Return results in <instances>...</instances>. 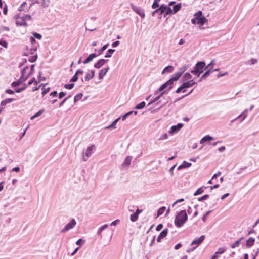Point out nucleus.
<instances>
[{"label":"nucleus","mask_w":259,"mask_h":259,"mask_svg":"<svg viewBox=\"0 0 259 259\" xmlns=\"http://www.w3.org/2000/svg\"><path fill=\"white\" fill-rule=\"evenodd\" d=\"M187 219L186 212L185 210H182L176 215L175 219V224L177 227H181L186 222Z\"/></svg>","instance_id":"f257e3e1"},{"label":"nucleus","mask_w":259,"mask_h":259,"mask_svg":"<svg viewBox=\"0 0 259 259\" xmlns=\"http://www.w3.org/2000/svg\"><path fill=\"white\" fill-rule=\"evenodd\" d=\"M182 72H178L175 74L174 76L168 80L166 83L160 87L158 91H161L166 88H168V90H170L172 88V85L174 81L178 80L181 76L182 75Z\"/></svg>","instance_id":"f03ea898"},{"label":"nucleus","mask_w":259,"mask_h":259,"mask_svg":"<svg viewBox=\"0 0 259 259\" xmlns=\"http://www.w3.org/2000/svg\"><path fill=\"white\" fill-rule=\"evenodd\" d=\"M207 19L205 17L202 16V11H199L194 15V18H193L191 20V22L193 24L196 23L203 25L207 22Z\"/></svg>","instance_id":"7ed1b4c3"},{"label":"nucleus","mask_w":259,"mask_h":259,"mask_svg":"<svg viewBox=\"0 0 259 259\" xmlns=\"http://www.w3.org/2000/svg\"><path fill=\"white\" fill-rule=\"evenodd\" d=\"M29 68L28 67L26 66L22 70V75L21 78L18 79V80L13 82L12 83V87H16L19 85L21 84L23 82L27 80L28 77H29V74H25L26 73V71H29Z\"/></svg>","instance_id":"20e7f679"},{"label":"nucleus","mask_w":259,"mask_h":259,"mask_svg":"<svg viewBox=\"0 0 259 259\" xmlns=\"http://www.w3.org/2000/svg\"><path fill=\"white\" fill-rule=\"evenodd\" d=\"M204 239L205 236L202 235L199 238L194 240L191 243V245H196V246L193 248V250L195 249L199 245H200L204 241Z\"/></svg>","instance_id":"39448f33"},{"label":"nucleus","mask_w":259,"mask_h":259,"mask_svg":"<svg viewBox=\"0 0 259 259\" xmlns=\"http://www.w3.org/2000/svg\"><path fill=\"white\" fill-rule=\"evenodd\" d=\"M205 63L204 62H199L196 64L195 67L198 72V77L203 72L204 69L205 68Z\"/></svg>","instance_id":"423d86ee"},{"label":"nucleus","mask_w":259,"mask_h":259,"mask_svg":"<svg viewBox=\"0 0 259 259\" xmlns=\"http://www.w3.org/2000/svg\"><path fill=\"white\" fill-rule=\"evenodd\" d=\"M76 222L74 219H72L70 222L68 223L64 228L62 230L61 232L64 233L68 230L73 228L74 226L76 225Z\"/></svg>","instance_id":"0eeeda50"},{"label":"nucleus","mask_w":259,"mask_h":259,"mask_svg":"<svg viewBox=\"0 0 259 259\" xmlns=\"http://www.w3.org/2000/svg\"><path fill=\"white\" fill-rule=\"evenodd\" d=\"M183 126V124L182 123H179L177 125L172 126L170 130L169 131V134H174L175 133L179 131Z\"/></svg>","instance_id":"6e6552de"},{"label":"nucleus","mask_w":259,"mask_h":259,"mask_svg":"<svg viewBox=\"0 0 259 259\" xmlns=\"http://www.w3.org/2000/svg\"><path fill=\"white\" fill-rule=\"evenodd\" d=\"M16 24L17 25L20 26H27V24L26 22V21L24 18V17H19L16 19Z\"/></svg>","instance_id":"1a4fd4ad"},{"label":"nucleus","mask_w":259,"mask_h":259,"mask_svg":"<svg viewBox=\"0 0 259 259\" xmlns=\"http://www.w3.org/2000/svg\"><path fill=\"white\" fill-rule=\"evenodd\" d=\"M168 233V229H165L163 230L159 235L157 238V241L160 242L162 239L165 238Z\"/></svg>","instance_id":"9d476101"},{"label":"nucleus","mask_w":259,"mask_h":259,"mask_svg":"<svg viewBox=\"0 0 259 259\" xmlns=\"http://www.w3.org/2000/svg\"><path fill=\"white\" fill-rule=\"evenodd\" d=\"M134 11L138 14L139 16H140L142 18L145 17V13L141 8L139 7H135L133 8Z\"/></svg>","instance_id":"9b49d317"},{"label":"nucleus","mask_w":259,"mask_h":259,"mask_svg":"<svg viewBox=\"0 0 259 259\" xmlns=\"http://www.w3.org/2000/svg\"><path fill=\"white\" fill-rule=\"evenodd\" d=\"M212 62H211L209 64H208L206 67H205V69H208V70L205 72V73L201 76V78L200 80H202L203 78H205V77H207L209 75L210 72H211V68H210V66L212 65Z\"/></svg>","instance_id":"f8f14e48"},{"label":"nucleus","mask_w":259,"mask_h":259,"mask_svg":"<svg viewBox=\"0 0 259 259\" xmlns=\"http://www.w3.org/2000/svg\"><path fill=\"white\" fill-rule=\"evenodd\" d=\"M95 146L94 145H92L91 146L87 148V149L86 150L85 155L87 157L90 156L93 152V150L95 149Z\"/></svg>","instance_id":"ddd939ff"},{"label":"nucleus","mask_w":259,"mask_h":259,"mask_svg":"<svg viewBox=\"0 0 259 259\" xmlns=\"http://www.w3.org/2000/svg\"><path fill=\"white\" fill-rule=\"evenodd\" d=\"M95 75V71L92 70L90 72L87 73L85 77V81H89L94 78Z\"/></svg>","instance_id":"4468645a"},{"label":"nucleus","mask_w":259,"mask_h":259,"mask_svg":"<svg viewBox=\"0 0 259 259\" xmlns=\"http://www.w3.org/2000/svg\"><path fill=\"white\" fill-rule=\"evenodd\" d=\"M195 84V82L193 81V80H190L186 82H184L183 83L182 85L184 89L186 88H190Z\"/></svg>","instance_id":"2eb2a0df"},{"label":"nucleus","mask_w":259,"mask_h":259,"mask_svg":"<svg viewBox=\"0 0 259 259\" xmlns=\"http://www.w3.org/2000/svg\"><path fill=\"white\" fill-rule=\"evenodd\" d=\"M106 62L105 59H100L95 65L94 67L97 68H101Z\"/></svg>","instance_id":"dca6fc26"},{"label":"nucleus","mask_w":259,"mask_h":259,"mask_svg":"<svg viewBox=\"0 0 259 259\" xmlns=\"http://www.w3.org/2000/svg\"><path fill=\"white\" fill-rule=\"evenodd\" d=\"M96 57V54L95 53H93L90 54L89 56L87 58V59L84 61L83 63L87 64L91 61L95 57Z\"/></svg>","instance_id":"f3484780"},{"label":"nucleus","mask_w":259,"mask_h":259,"mask_svg":"<svg viewBox=\"0 0 259 259\" xmlns=\"http://www.w3.org/2000/svg\"><path fill=\"white\" fill-rule=\"evenodd\" d=\"M108 68L102 69L99 72V78L102 79L103 77L106 75V73L108 70Z\"/></svg>","instance_id":"a211bd4d"},{"label":"nucleus","mask_w":259,"mask_h":259,"mask_svg":"<svg viewBox=\"0 0 259 259\" xmlns=\"http://www.w3.org/2000/svg\"><path fill=\"white\" fill-rule=\"evenodd\" d=\"M213 140V138L209 135H206L200 141V143H203L204 142L210 141Z\"/></svg>","instance_id":"6ab92c4d"},{"label":"nucleus","mask_w":259,"mask_h":259,"mask_svg":"<svg viewBox=\"0 0 259 259\" xmlns=\"http://www.w3.org/2000/svg\"><path fill=\"white\" fill-rule=\"evenodd\" d=\"M174 70L173 66H168L166 67L163 70L162 73H164L165 72H172Z\"/></svg>","instance_id":"aec40b11"},{"label":"nucleus","mask_w":259,"mask_h":259,"mask_svg":"<svg viewBox=\"0 0 259 259\" xmlns=\"http://www.w3.org/2000/svg\"><path fill=\"white\" fill-rule=\"evenodd\" d=\"M131 160H132V157H131V156L127 157L125 158V159L123 163V165L128 166L131 164Z\"/></svg>","instance_id":"412c9836"},{"label":"nucleus","mask_w":259,"mask_h":259,"mask_svg":"<svg viewBox=\"0 0 259 259\" xmlns=\"http://www.w3.org/2000/svg\"><path fill=\"white\" fill-rule=\"evenodd\" d=\"M166 9H167V6L165 5H162L158 8V10H159L160 15L166 11Z\"/></svg>","instance_id":"4be33fe9"},{"label":"nucleus","mask_w":259,"mask_h":259,"mask_svg":"<svg viewBox=\"0 0 259 259\" xmlns=\"http://www.w3.org/2000/svg\"><path fill=\"white\" fill-rule=\"evenodd\" d=\"M254 243V239L252 238H249L246 242V245L249 247L252 246Z\"/></svg>","instance_id":"5701e85b"},{"label":"nucleus","mask_w":259,"mask_h":259,"mask_svg":"<svg viewBox=\"0 0 259 259\" xmlns=\"http://www.w3.org/2000/svg\"><path fill=\"white\" fill-rule=\"evenodd\" d=\"M181 8V4H178L177 5H175L173 7V11L174 13H177L178 11H179Z\"/></svg>","instance_id":"b1692460"},{"label":"nucleus","mask_w":259,"mask_h":259,"mask_svg":"<svg viewBox=\"0 0 259 259\" xmlns=\"http://www.w3.org/2000/svg\"><path fill=\"white\" fill-rule=\"evenodd\" d=\"M145 106V103L144 101L141 102V103L138 104L136 106V109H141L143 108Z\"/></svg>","instance_id":"393cba45"},{"label":"nucleus","mask_w":259,"mask_h":259,"mask_svg":"<svg viewBox=\"0 0 259 259\" xmlns=\"http://www.w3.org/2000/svg\"><path fill=\"white\" fill-rule=\"evenodd\" d=\"M138 218V215H137V213L132 214L130 216V219L132 222H135L137 220Z\"/></svg>","instance_id":"a878e982"},{"label":"nucleus","mask_w":259,"mask_h":259,"mask_svg":"<svg viewBox=\"0 0 259 259\" xmlns=\"http://www.w3.org/2000/svg\"><path fill=\"white\" fill-rule=\"evenodd\" d=\"M165 209H166V208L164 206H163V207L160 208L157 211V217H159V216L162 215L164 213V211L165 210Z\"/></svg>","instance_id":"bb28decb"},{"label":"nucleus","mask_w":259,"mask_h":259,"mask_svg":"<svg viewBox=\"0 0 259 259\" xmlns=\"http://www.w3.org/2000/svg\"><path fill=\"white\" fill-rule=\"evenodd\" d=\"M41 89H42V94L44 96L45 94H46L47 93H48V92L50 90V87H46V85H44Z\"/></svg>","instance_id":"cd10ccee"},{"label":"nucleus","mask_w":259,"mask_h":259,"mask_svg":"<svg viewBox=\"0 0 259 259\" xmlns=\"http://www.w3.org/2000/svg\"><path fill=\"white\" fill-rule=\"evenodd\" d=\"M44 112V110L38 111L34 116L31 117V119L32 120L36 117L40 116Z\"/></svg>","instance_id":"c85d7f7f"},{"label":"nucleus","mask_w":259,"mask_h":259,"mask_svg":"<svg viewBox=\"0 0 259 259\" xmlns=\"http://www.w3.org/2000/svg\"><path fill=\"white\" fill-rule=\"evenodd\" d=\"M220 175H221V172H220L213 175L212 179L208 182V184H212L213 183V181L215 179H216L217 177L218 176H220Z\"/></svg>","instance_id":"c756f323"},{"label":"nucleus","mask_w":259,"mask_h":259,"mask_svg":"<svg viewBox=\"0 0 259 259\" xmlns=\"http://www.w3.org/2000/svg\"><path fill=\"white\" fill-rule=\"evenodd\" d=\"M115 50L110 49L108 50L107 53H106L105 57L106 58L110 57L111 56V54L114 52Z\"/></svg>","instance_id":"7c9ffc66"},{"label":"nucleus","mask_w":259,"mask_h":259,"mask_svg":"<svg viewBox=\"0 0 259 259\" xmlns=\"http://www.w3.org/2000/svg\"><path fill=\"white\" fill-rule=\"evenodd\" d=\"M82 97V93H79L75 95L74 97V102H76L81 99Z\"/></svg>","instance_id":"2f4dec72"},{"label":"nucleus","mask_w":259,"mask_h":259,"mask_svg":"<svg viewBox=\"0 0 259 259\" xmlns=\"http://www.w3.org/2000/svg\"><path fill=\"white\" fill-rule=\"evenodd\" d=\"M203 191H204V190H203V188H199V189H198L196 190V191L194 193V195L197 196V195H200V194H202L203 192Z\"/></svg>","instance_id":"473e14b6"},{"label":"nucleus","mask_w":259,"mask_h":259,"mask_svg":"<svg viewBox=\"0 0 259 259\" xmlns=\"http://www.w3.org/2000/svg\"><path fill=\"white\" fill-rule=\"evenodd\" d=\"M33 83H34V85H37V84H38V82L35 80L34 78L29 81L28 85H30L32 84Z\"/></svg>","instance_id":"72a5a7b5"},{"label":"nucleus","mask_w":259,"mask_h":259,"mask_svg":"<svg viewBox=\"0 0 259 259\" xmlns=\"http://www.w3.org/2000/svg\"><path fill=\"white\" fill-rule=\"evenodd\" d=\"M160 0H154V2L152 5V8L153 9H156L158 7L159 4L158 3V2Z\"/></svg>","instance_id":"f704fd0d"},{"label":"nucleus","mask_w":259,"mask_h":259,"mask_svg":"<svg viewBox=\"0 0 259 259\" xmlns=\"http://www.w3.org/2000/svg\"><path fill=\"white\" fill-rule=\"evenodd\" d=\"M0 45L5 48H7L8 47V43L5 40L2 39L0 40Z\"/></svg>","instance_id":"c9c22d12"},{"label":"nucleus","mask_w":259,"mask_h":259,"mask_svg":"<svg viewBox=\"0 0 259 259\" xmlns=\"http://www.w3.org/2000/svg\"><path fill=\"white\" fill-rule=\"evenodd\" d=\"M182 91H183V93H184L186 91V89H184L183 88V87L182 85L181 86L179 87L177 89V90L176 91V92L177 93H180Z\"/></svg>","instance_id":"e433bc0d"},{"label":"nucleus","mask_w":259,"mask_h":259,"mask_svg":"<svg viewBox=\"0 0 259 259\" xmlns=\"http://www.w3.org/2000/svg\"><path fill=\"white\" fill-rule=\"evenodd\" d=\"M168 137V134L167 133H165L160 136L159 140H165V139H167Z\"/></svg>","instance_id":"4c0bfd02"},{"label":"nucleus","mask_w":259,"mask_h":259,"mask_svg":"<svg viewBox=\"0 0 259 259\" xmlns=\"http://www.w3.org/2000/svg\"><path fill=\"white\" fill-rule=\"evenodd\" d=\"M192 76L189 73H186L184 75V78L185 80H189L191 79Z\"/></svg>","instance_id":"58836bf2"},{"label":"nucleus","mask_w":259,"mask_h":259,"mask_svg":"<svg viewBox=\"0 0 259 259\" xmlns=\"http://www.w3.org/2000/svg\"><path fill=\"white\" fill-rule=\"evenodd\" d=\"M240 240L236 241L234 244L231 245L232 248H235L236 247H237L239 245Z\"/></svg>","instance_id":"ea45409f"},{"label":"nucleus","mask_w":259,"mask_h":259,"mask_svg":"<svg viewBox=\"0 0 259 259\" xmlns=\"http://www.w3.org/2000/svg\"><path fill=\"white\" fill-rule=\"evenodd\" d=\"M119 118L116 119V120H115L113 123H112L111 125H110V126H108L107 128H110V127H114L115 126V125L116 124L117 122L118 121V120H119Z\"/></svg>","instance_id":"a19ab883"},{"label":"nucleus","mask_w":259,"mask_h":259,"mask_svg":"<svg viewBox=\"0 0 259 259\" xmlns=\"http://www.w3.org/2000/svg\"><path fill=\"white\" fill-rule=\"evenodd\" d=\"M37 56L36 55H35V56H33L32 57H31L29 59V60L30 62H35L36 59H37Z\"/></svg>","instance_id":"79ce46f5"},{"label":"nucleus","mask_w":259,"mask_h":259,"mask_svg":"<svg viewBox=\"0 0 259 259\" xmlns=\"http://www.w3.org/2000/svg\"><path fill=\"white\" fill-rule=\"evenodd\" d=\"M78 79V75H77L76 73L75 75L73 76V77L70 80L72 82H75Z\"/></svg>","instance_id":"37998d69"},{"label":"nucleus","mask_w":259,"mask_h":259,"mask_svg":"<svg viewBox=\"0 0 259 259\" xmlns=\"http://www.w3.org/2000/svg\"><path fill=\"white\" fill-rule=\"evenodd\" d=\"M257 62V60L255 59H251L249 61H248L249 64L251 65H253Z\"/></svg>","instance_id":"c03bdc74"},{"label":"nucleus","mask_w":259,"mask_h":259,"mask_svg":"<svg viewBox=\"0 0 259 259\" xmlns=\"http://www.w3.org/2000/svg\"><path fill=\"white\" fill-rule=\"evenodd\" d=\"M172 10H171V9L169 7H167V9H166V11H165V14L166 15L170 14L172 13Z\"/></svg>","instance_id":"a18cd8bd"},{"label":"nucleus","mask_w":259,"mask_h":259,"mask_svg":"<svg viewBox=\"0 0 259 259\" xmlns=\"http://www.w3.org/2000/svg\"><path fill=\"white\" fill-rule=\"evenodd\" d=\"M74 84H67L65 85V88L67 89H71L74 87Z\"/></svg>","instance_id":"49530a36"},{"label":"nucleus","mask_w":259,"mask_h":259,"mask_svg":"<svg viewBox=\"0 0 259 259\" xmlns=\"http://www.w3.org/2000/svg\"><path fill=\"white\" fill-rule=\"evenodd\" d=\"M107 227H108V225H107V224L103 225L102 227L100 228V229H99V231H98L99 232L101 233L104 229L107 228Z\"/></svg>","instance_id":"de8ad7c7"},{"label":"nucleus","mask_w":259,"mask_h":259,"mask_svg":"<svg viewBox=\"0 0 259 259\" xmlns=\"http://www.w3.org/2000/svg\"><path fill=\"white\" fill-rule=\"evenodd\" d=\"M133 113V111H130L128 112H127L126 114H125L123 116V118H122V120H124L126 119V118L129 116L130 115L132 114Z\"/></svg>","instance_id":"09e8293b"},{"label":"nucleus","mask_w":259,"mask_h":259,"mask_svg":"<svg viewBox=\"0 0 259 259\" xmlns=\"http://www.w3.org/2000/svg\"><path fill=\"white\" fill-rule=\"evenodd\" d=\"M33 67H34V65H32L31 66V69L30 70H29V72L28 73H26V74H29V76L30 75H31L32 73H33Z\"/></svg>","instance_id":"8fccbe9b"},{"label":"nucleus","mask_w":259,"mask_h":259,"mask_svg":"<svg viewBox=\"0 0 259 259\" xmlns=\"http://www.w3.org/2000/svg\"><path fill=\"white\" fill-rule=\"evenodd\" d=\"M108 46V44H106L102 47V48L100 50V54H101L104 50H105L107 48Z\"/></svg>","instance_id":"3c124183"},{"label":"nucleus","mask_w":259,"mask_h":259,"mask_svg":"<svg viewBox=\"0 0 259 259\" xmlns=\"http://www.w3.org/2000/svg\"><path fill=\"white\" fill-rule=\"evenodd\" d=\"M25 21L30 20L31 19V16L30 15H25L23 16Z\"/></svg>","instance_id":"603ef678"},{"label":"nucleus","mask_w":259,"mask_h":259,"mask_svg":"<svg viewBox=\"0 0 259 259\" xmlns=\"http://www.w3.org/2000/svg\"><path fill=\"white\" fill-rule=\"evenodd\" d=\"M162 227H163L162 224H159L157 226L156 230V231H159L162 229Z\"/></svg>","instance_id":"864d4df0"},{"label":"nucleus","mask_w":259,"mask_h":259,"mask_svg":"<svg viewBox=\"0 0 259 259\" xmlns=\"http://www.w3.org/2000/svg\"><path fill=\"white\" fill-rule=\"evenodd\" d=\"M33 35L35 38L38 39H40L41 38V35L39 33H35Z\"/></svg>","instance_id":"5fc2aeb1"},{"label":"nucleus","mask_w":259,"mask_h":259,"mask_svg":"<svg viewBox=\"0 0 259 259\" xmlns=\"http://www.w3.org/2000/svg\"><path fill=\"white\" fill-rule=\"evenodd\" d=\"M71 96H69L67 97L64 98V100L62 101V102L60 104V106H61Z\"/></svg>","instance_id":"6e6d98bb"},{"label":"nucleus","mask_w":259,"mask_h":259,"mask_svg":"<svg viewBox=\"0 0 259 259\" xmlns=\"http://www.w3.org/2000/svg\"><path fill=\"white\" fill-rule=\"evenodd\" d=\"M66 95V93L63 92H61L59 94V98H62L64 96H65Z\"/></svg>","instance_id":"4d7b16f0"},{"label":"nucleus","mask_w":259,"mask_h":259,"mask_svg":"<svg viewBox=\"0 0 259 259\" xmlns=\"http://www.w3.org/2000/svg\"><path fill=\"white\" fill-rule=\"evenodd\" d=\"M26 2H23L22 5H21L20 7V10L22 11V10H24V6L26 5Z\"/></svg>","instance_id":"13d9d810"},{"label":"nucleus","mask_w":259,"mask_h":259,"mask_svg":"<svg viewBox=\"0 0 259 259\" xmlns=\"http://www.w3.org/2000/svg\"><path fill=\"white\" fill-rule=\"evenodd\" d=\"M119 44V41H116L114 42L113 43H112V46L113 47H116L117 46H118Z\"/></svg>","instance_id":"bf43d9fd"},{"label":"nucleus","mask_w":259,"mask_h":259,"mask_svg":"<svg viewBox=\"0 0 259 259\" xmlns=\"http://www.w3.org/2000/svg\"><path fill=\"white\" fill-rule=\"evenodd\" d=\"M26 89V87H24L23 88H19L18 89H17L16 92H17V93H19V92H21L22 91H23V90H24L25 89Z\"/></svg>","instance_id":"052dcab7"},{"label":"nucleus","mask_w":259,"mask_h":259,"mask_svg":"<svg viewBox=\"0 0 259 259\" xmlns=\"http://www.w3.org/2000/svg\"><path fill=\"white\" fill-rule=\"evenodd\" d=\"M207 197H208V195H205L203 196L202 197H201V198H199L198 199V200L199 201H201V200H202L203 199H206Z\"/></svg>","instance_id":"680f3d73"},{"label":"nucleus","mask_w":259,"mask_h":259,"mask_svg":"<svg viewBox=\"0 0 259 259\" xmlns=\"http://www.w3.org/2000/svg\"><path fill=\"white\" fill-rule=\"evenodd\" d=\"M119 222V220H116L115 221L112 222L111 223V226H115L117 224V223L118 222Z\"/></svg>","instance_id":"e2e57ef3"},{"label":"nucleus","mask_w":259,"mask_h":259,"mask_svg":"<svg viewBox=\"0 0 259 259\" xmlns=\"http://www.w3.org/2000/svg\"><path fill=\"white\" fill-rule=\"evenodd\" d=\"M225 249L223 248H220L218 252H219V253L222 254L225 252Z\"/></svg>","instance_id":"0e129e2a"},{"label":"nucleus","mask_w":259,"mask_h":259,"mask_svg":"<svg viewBox=\"0 0 259 259\" xmlns=\"http://www.w3.org/2000/svg\"><path fill=\"white\" fill-rule=\"evenodd\" d=\"M181 246H182L181 244H180V243L177 244V245H175V249L176 250H178L181 247Z\"/></svg>","instance_id":"69168bd1"},{"label":"nucleus","mask_w":259,"mask_h":259,"mask_svg":"<svg viewBox=\"0 0 259 259\" xmlns=\"http://www.w3.org/2000/svg\"><path fill=\"white\" fill-rule=\"evenodd\" d=\"M82 241L83 240L82 239H79L76 242V244L78 245H80Z\"/></svg>","instance_id":"338daca9"},{"label":"nucleus","mask_w":259,"mask_h":259,"mask_svg":"<svg viewBox=\"0 0 259 259\" xmlns=\"http://www.w3.org/2000/svg\"><path fill=\"white\" fill-rule=\"evenodd\" d=\"M57 91H53L50 94V96L52 97H55L57 96Z\"/></svg>","instance_id":"774afa93"}]
</instances>
